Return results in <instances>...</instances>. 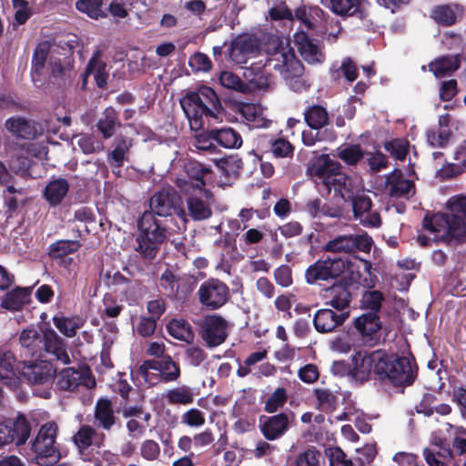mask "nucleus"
I'll use <instances>...</instances> for the list:
<instances>
[{
    "instance_id": "obj_51",
    "label": "nucleus",
    "mask_w": 466,
    "mask_h": 466,
    "mask_svg": "<svg viewBox=\"0 0 466 466\" xmlns=\"http://www.w3.org/2000/svg\"><path fill=\"white\" fill-rule=\"evenodd\" d=\"M314 394L322 411L330 413L336 410L338 399L329 390L316 389Z\"/></svg>"
},
{
    "instance_id": "obj_12",
    "label": "nucleus",
    "mask_w": 466,
    "mask_h": 466,
    "mask_svg": "<svg viewBox=\"0 0 466 466\" xmlns=\"http://www.w3.org/2000/svg\"><path fill=\"white\" fill-rule=\"evenodd\" d=\"M122 417L127 420L126 429L128 436L140 438L143 436L152 420V414L143 402L136 404L125 403L122 408Z\"/></svg>"
},
{
    "instance_id": "obj_8",
    "label": "nucleus",
    "mask_w": 466,
    "mask_h": 466,
    "mask_svg": "<svg viewBox=\"0 0 466 466\" xmlns=\"http://www.w3.org/2000/svg\"><path fill=\"white\" fill-rule=\"evenodd\" d=\"M383 351L384 350H377L370 353L356 351L351 355L352 380L363 383L373 375L374 380H379L381 367L384 365Z\"/></svg>"
},
{
    "instance_id": "obj_56",
    "label": "nucleus",
    "mask_w": 466,
    "mask_h": 466,
    "mask_svg": "<svg viewBox=\"0 0 466 466\" xmlns=\"http://www.w3.org/2000/svg\"><path fill=\"white\" fill-rule=\"evenodd\" d=\"M294 149V146L286 138L270 140V151L276 157H290L293 156Z\"/></svg>"
},
{
    "instance_id": "obj_11",
    "label": "nucleus",
    "mask_w": 466,
    "mask_h": 466,
    "mask_svg": "<svg viewBox=\"0 0 466 466\" xmlns=\"http://www.w3.org/2000/svg\"><path fill=\"white\" fill-rule=\"evenodd\" d=\"M198 301L206 309L215 310L230 299L229 288L218 279L204 281L198 290Z\"/></svg>"
},
{
    "instance_id": "obj_61",
    "label": "nucleus",
    "mask_w": 466,
    "mask_h": 466,
    "mask_svg": "<svg viewBox=\"0 0 466 466\" xmlns=\"http://www.w3.org/2000/svg\"><path fill=\"white\" fill-rule=\"evenodd\" d=\"M341 71L344 77L349 82H353L357 79L359 73L356 66V64L350 58H346L342 61L339 69L332 71V77L336 80L339 76V72Z\"/></svg>"
},
{
    "instance_id": "obj_50",
    "label": "nucleus",
    "mask_w": 466,
    "mask_h": 466,
    "mask_svg": "<svg viewBox=\"0 0 466 466\" xmlns=\"http://www.w3.org/2000/svg\"><path fill=\"white\" fill-rule=\"evenodd\" d=\"M365 155L360 144L348 145L338 152V157L349 166H356Z\"/></svg>"
},
{
    "instance_id": "obj_35",
    "label": "nucleus",
    "mask_w": 466,
    "mask_h": 466,
    "mask_svg": "<svg viewBox=\"0 0 466 466\" xmlns=\"http://www.w3.org/2000/svg\"><path fill=\"white\" fill-rule=\"evenodd\" d=\"M185 172L187 175V177L195 181V187L198 188V190L205 191V195L208 197V195H211L210 190L205 189L206 187V181L204 179V177L208 174H210L212 172L211 168L198 161L196 160H188L185 166Z\"/></svg>"
},
{
    "instance_id": "obj_4",
    "label": "nucleus",
    "mask_w": 466,
    "mask_h": 466,
    "mask_svg": "<svg viewBox=\"0 0 466 466\" xmlns=\"http://www.w3.org/2000/svg\"><path fill=\"white\" fill-rule=\"evenodd\" d=\"M139 233L136 241L140 256L152 261L160 250L161 245L167 239V228L162 220L153 218L150 213H142L137 222Z\"/></svg>"
},
{
    "instance_id": "obj_25",
    "label": "nucleus",
    "mask_w": 466,
    "mask_h": 466,
    "mask_svg": "<svg viewBox=\"0 0 466 466\" xmlns=\"http://www.w3.org/2000/svg\"><path fill=\"white\" fill-rule=\"evenodd\" d=\"M423 456L428 466H449L448 461L452 459V450L446 440L423 450Z\"/></svg>"
},
{
    "instance_id": "obj_39",
    "label": "nucleus",
    "mask_w": 466,
    "mask_h": 466,
    "mask_svg": "<svg viewBox=\"0 0 466 466\" xmlns=\"http://www.w3.org/2000/svg\"><path fill=\"white\" fill-rule=\"evenodd\" d=\"M239 113L254 128H266L271 121L265 118L259 106L252 103H243L239 106Z\"/></svg>"
},
{
    "instance_id": "obj_32",
    "label": "nucleus",
    "mask_w": 466,
    "mask_h": 466,
    "mask_svg": "<svg viewBox=\"0 0 466 466\" xmlns=\"http://www.w3.org/2000/svg\"><path fill=\"white\" fill-rule=\"evenodd\" d=\"M69 191V183L66 178L59 177L51 180L44 189V198L51 207L62 203Z\"/></svg>"
},
{
    "instance_id": "obj_46",
    "label": "nucleus",
    "mask_w": 466,
    "mask_h": 466,
    "mask_svg": "<svg viewBox=\"0 0 466 466\" xmlns=\"http://www.w3.org/2000/svg\"><path fill=\"white\" fill-rule=\"evenodd\" d=\"M180 374L179 365L169 355H166L161 359L159 376L164 382L176 381L180 377Z\"/></svg>"
},
{
    "instance_id": "obj_27",
    "label": "nucleus",
    "mask_w": 466,
    "mask_h": 466,
    "mask_svg": "<svg viewBox=\"0 0 466 466\" xmlns=\"http://www.w3.org/2000/svg\"><path fill=\"white\" fill-rule=\"evenodd\" d=\"M295 42L300 56L306 62L314 64L323 61L324 55L319 51L314 40L310 39L306 33L296 34Z\"/></svg>"
},
{
    "instance_id": "obj_19",
    "label": "nucleus",
    "mask_w": 466,
    "mask_h": 466,
    "mask_svg": "<svg viewBox=\"0 0 466 466\" xmlns=\"http://www.w3.org/2000/svg\"><path fill=\"white\" fill-rule=\"evenodd\" d=\"M258 50L256 40L247 35L236 37L228 49L230 60L238 65L246 64L249 56Z\"/></svg>"
},
{
    "instance_id": "obj_33",
    "label": "nucleus",
    "mask_w": 466,
    "mask_h": 466,
    "mask_svg": "<svg viewBox=\"0 0 466 466\" xmlns=\"http://www.w3.org/2000/svg\"><path fill=\"white\" fill-rule=\"evenodd\" d=\"M187 218L190 217L194 221H202L208 219L212 217L213 211L211 205L208 200H204L197 196H189L186 199Z\"/></svg>"
},
{
    "instance_id": "obj_30",
    "label": "nucleus",
    "mask_w": 466,
    "mask_h": 466,
    "mask_svg": "<svg viewBox=\"0 0 466 466\" xmlns=\"http://www.w3.org/2000/svg\"><path fill=\"white\" fill-rule=\"evenodd\" d=\"M96 126L104 139L111 138L122 127L118 112L113 106L106 107Z\"/></svg>"
},
{
    "instance_id": "obj_3",
    "label": "nucleus",
    "mask_w": 466,
    "mask_h": 466,
    "mask_svg": "<svg viewBox=\"0 0 466 466\" xmlns=\"http://www.w3.org/2000/svg\"><path fill=\"white\" fill-rule=\"evenodd\" d=\"M382 361L384 365L379 377V381L382 383L406 388L411 386L418 378L419 367L412 354L408 357L399 356L384 350Z\"/></svg>"
},
{
    "instance_id": "obj_54",
    "label": "nucleus",
    "mask_w": 466,
    "mask_h": 466,
    "mask_svg": "<svg viewBox=\"0 0 466 466\" xmlns=\"http://www.w3.org/2000/svg\"><path fill=\"white\" fill-rule=\"evenodd\" d=\"M384 296L380 290L365 291L362 296L361 305L365 309H369V312H375L379 314L381 309Z\"/></svg>"
},
{
    "instance_id": "obj_24",
    "label": "nucleus",
    "mask_w": 466,
    "mask_h": 466,
    "mask_svg": "<svg viewBox=\"0 0 466 466\" xmlns=\"http://www.w3.org/2000/svg\"><path fill=\"white\" fill-rule=\"evenodd\" d=\"M325 297L328 299L325 304L339 312H346L352 299L349 286L342 282L335 283L329 288Z\"/></svg>"
},
{
    "instance_id": "obj_53",
    "label": "nucleus",
    "mask_w": 466,
    "mask_h": 466,
    "mask_svg": "<svg viewBox=\"0 0 466 466\" xmlns=\"http://www.w3.org/2000/svg\"><path fill=\"white\" fill-rule=\"evenodd\" d=\"M104 309L100 312L101 319L106 321L107 319L117 318L124 309L122 304H118L111 294H106L103 298Z\"/></svg>"
},
{
    "instance_id": "obj_58",
    "label": "nucleus",
    "mask_w": 466,
    "mask_h": 466,
    "mask_svg": "<svg viewBox=\"0 0 466 466\" xmlns=\"http://www.w3.org/2000/svg\"><path fill=\"white\" fill-rule=\"evenodd\" d=\"M326 269L323 268L321 259H318L311 264L305 271V279L308 284H314L318 281L329 280L326 275Z\"/></svg>"
},
{
    "instance_id": "obj_21",
    "label": "nucleus",
    "mask_w": 466,
    "mask_h": 466,
    "mask_svg": "<svg viewBox=\"0 0 466 466\" xmlns=\"http://www.w3.org/2000/svg\"><path fill=\"white\" fill-rule=\"evenodd\" d=\"M90 370L85 366L83 368H65L57 375L56 383V389L61 391H73L79 385L83 384Z\"/></svg>"
},
{
    "instance_id": "obj_62",
    "label": "nucleus",
    "mask_w": 466,
    "mask_h": 466,
    "mask_svg": "<svg viewBox=\"0 0 466 466\" xmlns=\"http://www.w3.org/2000/svg\"><path fill=\"white\" fill-rule=\"evenodd\" d=\"M283 66L285 67L286 76H296L303 74L304 66L302 63L295 56L293 52L284 53Z\"/></svg>"
},
{
    "instance_id": "obj_45",
    "label": "nucleus",
    "mask_w": 466,
    "mask_h": 466,
    "mask_svg": "<svg viewBox=\"0 0 466 466\" xmlns=\"http://www.w3.org/2000/svg\"><path fill=\"white\" fill-rule=\"evenodd\" d=\"M321 262L327 271L326 275L329 280L339 278L350 265V262L347 259L329 256L321 259Z\"/></svg>"
},
{
    "instance_id": "obj_37",
    "label": "nucleus",
    "mask_w": 466,
    "mask_h": 466,
    "mask_svg": "<svg viewBox=\"0 0 466 466\" xmlns=\"http://www.w3.org/2000/svg\"><path fill=\"white\" fill-rule=\"evenodd\" d=\"M210 136L225 148H239L243 143L240 134L232 127L210 129Z\"/></svg>"
},
{
    "instance_id": "obj_22",
    "label": "nucleus",
    "mask_w": 466,
    "mask_h": 466,
    "mask_svg": "<svg viewBox=\"0 0 466 466\" xmlns=\"http://www.w3.org/2000/svg\"><path fill=\"white\" fill-rule=\"evenodd\" d=\"M33 289L34 286L15 287L4 295L1 300V307L9 311L22 310L25 305L31 303Z\"/></svg>"
},
{
    "instance_id": "obj_18",
    "label": "nucleus",
    "mask_w": 466,
    "mask_h": 466,
    "mask_svg": "<svg viewBox=\"0 0 466 466\" xmlns=\"http://www.w3.org/2000/svg\"><path fill=\"white\" fill-rule=\"evenodd\" d=\"M259 421L260 431L268 441L282 437L289 428V417L285 412L268 417L262 416Z\"/></svg>"
},
{
    "instance_id": "obj_10",
    "label": "nucleus",
    "mask_w": 466,
    "mask_h": 466,
    "mask_svg": "<svg viewBox=\"0 0 466 466\" xmlns=\"http://www.w3.org/2000/svg\"><path fill=\"white\" fill-rule=\"evenodd\" d=\"M373 239L367 233L339 235L329 240L324 246L325 252L331 253H354L361 251L370 253Z\"/></svg>"
},
{
    "instance_id": "obj_2",
    "label": "nucleus",
    "mask_w": 466,
    "mask_h": 466,
    "mask_svg": "<svg viewBox=\"0 0 466 466\" xmlns=\"http://www.w3.org/2000/svg\"><path fill=\"white\" fill-rule=\"evenodd\" d=\"M180 106L194 131L203 128L204 117L218 118V114L223 109L218 96L208 86L187 92L180 99Z\"/></svg>"
},
{
    "instance_id": "obj_38",
    "label": "nucleus",
    "mask_w": 466,
    "mask_h": 466,
    "mask_svg": "<svg viewBox=\"0 0 466 466\" xmlns=\"http://www.w3.org/2000/svg\"><path fill=\"white\" fill-rule=\"evenodd\" d=\"M55 327L67 338H74L76 332L85 325V319L79 316L66 317L55 315L52 319Z\"/></svg>"
},
{
    "instance_id": "obj_44",
    "label": "nucleus",
    "mask_w": 466,
    "mask_h": 466,
    "mask_svg": "<svg viewBox=\"0 0 466 466\" xmlns=\"http://www.w3.org/2000/svg\"><path fill=\"white\" fill-rule=\"evenodd\" d=\"M103 0H77L76 8L88 17L97 20L106 18L107 14L103 10Z\"/></svg>"
},
{
    "instance_id": "obj_13",
    "label": "nucleus",
    "mask_w": 466,
    "mask_h": 466,
    "mask_svg": "<svg viewBox=\"0 0 466 466\" xmlns=\"http://www.w3.org/2000/svg\"><path fill=\"white\" fill-rule=\"evenodd\" d=\"M198 334L209 348H215L228 338V322L218 315H208L197 322Z\"/></svg>"
},
{
    "instance_id": "obj_5",
    "label": "nucleus",
    "mask_w": 466,
    "mask_h": 466,
    "mask_svg": "<svg viewBox=\"0 0 466 466\" xmlns=\"http://www.w3.org/2000/svg\"><path fill=\"white\" fill-rule=\"evenodd\" d=\"M437 213L426 215L422 220L424 229L440 233L444 231L442 239L449 245H459L466 242V217L462 213Z\"/></svg>"
},
{
    "instance_id": "obj_41",
    "label": "nucleus",
    "mask_w": 466,
    "mask_h": 466,
    "mask_svg": "<svg viewBox=\"0 0 466 466\" xmlns=\"http://www.w3.org/2000/svg\"><path fill=\"white\" fill-rule=\"evenodd\" d=\"M167 333L178 340L187 343L193 341L195 334L192 326L183 319H173L167 325Z\"/></svg>"
},
{
    "instance_id": "obj_57",
    "label": "nucleus",
    "mask_w": 466,
    "mask_h": 466,
    "mask_svg": "<svg viewBox=\"0 0 466 466\" xmlns=\"http://www.w3.org/2000/svg\"><path fill=\"white\" fill-rule=\"evenodd\" d=\"M181 423L191 428H199L206 423L205 413L197 408H191L182 413Z\"/></svg>"
},
{
    "instance_id": "obj_47",
    "label": "nucleus",
    "mask_w": 466,
    "mask_h": 466,
    "mask_svg": "<svg viewBox=\"0 0 466 466\" xmlns=\"http://www.w3.org/2000/svg\"><path fill=\"white\" fill-rule=\"evenodd\" d=\"M219 83L228 89L240 93H248L249 87L238 76L229 71H222L219 76Z\"/></svg>"
},
{
    "instance_id": "obj_28",
    "label": "nucleus",
    "mask_w": 466,
    "mask_h": 466,
    "mask_svg": "<svg viewBox=\"0 0 466 466\" xmlns=\"http://www.w3.org/2000/svg\"><path fill=\"white\" fill-rule=\"evenodd\" d=\"M197 395L194 388L182 385L167 390L163 399L170 406H188L194 402Z\"/></svg>"
},
{
    "instance_id": "obj_59",
    "label": "nucleus",
    "mask_w": 466,
    "mask_h": 466,
    "mask_svg": "<svg viewBox=\"0 0 466 466\" xmlns=\"http://www.w3.org/2000/svg\"><path fill=\"white\" fill-rule=\"evenodd\" d=\"M352 200V209L355 218H362L366 213L370 212L372 207V201L366 195H357L350 198Z\"/></svg>"
},
{
    "instance_id": "obj_20",
    "label": "nucleus",
    "mask_w": 466,
    "mask_h": 466,
    "mask_svg": "<svg viewBox=\"0 0 466 466\" xmlns=\"http://www.w3.org/2000/svg\"><path fill=\"white\" fill-rule=\"evenodd\" d=\"M21 360L11 350H0V382L6 386H15L18 381Z\"/></svg>"
},
{
    "instance_id": "obj_63",
    "label": "nucleus",
    "mask_w": 466,
    "mask_h": 466,
    "mask_svg": "<svg viewBox=\"0 0 466 466\" xmlns=\"http://www.w3.org/2000/svg\"><path fill=\"white\" fill-rule=\"evenodd\" d=\"M321 453L314 447L299 453L295 461V466H319Z\"/></svg>"
},
{
    "instance_id": "obj_29",
    "label": "nucleus",
    "mask_w": 466,
    "mask_h": 466,
    "mask_svg": "<svg viewBox=\"0 0 466 466\" xmlns=\"http://www.w3.org/2000/svg\"><path fill=\"white\" fill-rule=\"evenodd\" d=\"M304 122L314 130H320L329 124V116L325 106L318 104H309L305 106Z\"/></svg>"
},
{
    "instance_id": "obj_49",
    "label": "nucleus",
    "mask_w": 466,
    "mask_h": 466,
    "mask_svg": "<svg viewBox=\"0 0 466 466\" xmlns=\"http://www.w3.org/2000/svg\"><path fill=\"white\" fill-rule=\"evenodd\" d=\"M288 400L287 390L283 387L277 388L265 401L264 411L274 413L283 408Z\"/></svg>"
},
{
    "instance_id": "obj_43",
    "label": "nucleus",
    "mask_w": 466,
    "mask_h": 466,
    "mask_svg": "<svg viewBox=\"0 0 466 466\" xmlns=\"http://www.w3.org/2000/svg\"><path fill=\"white\" fill-rule=\"evenodd\" d=\"M81 247L79 240L59 239L49 245L48 255L54 259H58L75 254Z\"/></svg>"
},
{
    "instance_id": "obj_1",
    "label": "nucleus",
    "mask_w": 466,
    "mask_h": 466,
    "mask_svg": "<svg viewBox=\"0 0 466 466\" xmlns=\"http://www.w3.org/2000/svg\"><path fill=\"white\" fill-rule=\"evenodd\" d=\"M19 357L22 360H36L51 356L63 364L70 363L67 343L52 328L39 331L35 328H26L18 335Z\"/></svg>"
},
{
    "instance_id": "obj_40",
    "label": "nucleus",
    "mask_w": 466,
    "mask_h": 466,
    "mask_svg": "<svg viewBox=\"0 0 466 466\" xmlns=\"http://www.w3.org/2000/svg\"><path fill=\"white\" fill-rule=\"evenodd\" d=\"M460 66L461 60L459 56H444L429 65L430 71L437 77H443L452 74L459 69Z\"/></svg>"
},
{
    "instance_id": "obj_55",
    "label": "nucleus",
    "mask_w": 466,
    "mask_h": 466,
    "mask_svg": "<svg viewBox=\"0 0 466 466\" xmlns=\"http://www.w3.org/2000/svg\"><path fill=\"white\" fill-rule=\"evenodd\" d=\"M161 454L160 445L154 440L147 439L140 443L139 455L145 461H157Z\"/></svg>"
},
{
    "instance_id": "obj_64",
    "label": "nucleus",
    "mask_w": 466,
    "mask_h": 466,
    "mask_svg": "<svg viewBox=\"0 0 466 466\" xmlns=\"http://www.w3.org/2000/svg\"><path fill=\"white\" fill-rule=\"evenodd\" d=\"M194 282L188 278L182 276L174 289V292L169 297L177 300H185L192 293Z\"/></svg>"
},
{
    "instance_id": "obj_42",
    "label": "nucleus",
    "mask_w": 466,
    "mask_h": 466,
    "mask_svg": "<svg viewBox=\"0 0 466 466\" xmlns=\"http://www.w3.org/2000/svg\"><path fill=\"white\" fill-rule=\"evenodd\" d=\"M5 127L15 136L25 139L34 138L36 134V129L30 121L22 117L8 118L5 122Z\"/></svg>"
},
{
    "instance_id": "obj_6",
    "label": "nucleus",
    "mask_w": 466,
    "mask_h": 466,
    "mask_svg": "<svg viewBox=\"0 0 466 466\" xmlns=\"http://www.w3.org/2000/svg\"><path fill=\"white\" fill-rule=\"evenodd\" d=\"M58 425L50 420L44 423L35 439L31 442V451L35 455V461L40 466H52L60 459V452L56 446L58 434Z\"/></svg>"
},
{
    "instance_id": "obj_36",
    "label": "nucleus",
    "mask_w": 466,
    "mask_h": 466,
    "mask_svg": "<svg viewBox=\"0 0 466 466\" xmlns=\"http://www.w3.org/2000/svg\"><path fill=\"white\" fill-rule=\"evenodd\" d=\"M100 56L101 53L99 50L94 53L86 65L85 75H93L96 86L99 88H105L107 85L108 74L106 70V64L100 59Z\"/></svg>"
},
{
    "instance_id": "obj_9",
    "label": "nucleus",
    "mask_w": 466,
    "mask_h": 466,
    "mask_svg": "<svg viewBox=\"0 0 466 466\" xmlns=\"http://www.w3.org/2000/svg\"><path fill=\"white\" fill-rule=\"evenodd\" d=\"M18 380H23L30 385H50L56 373L53 364L46 360H21Z\"/></svg>"
},
{
    "instance_id": "obj_34",
    "label": "nucleus",
    "mask_w": 466,
    "mask_h": 466,
    "mask_svg": "<svg viewBox=\"0 0 466 466\" xmlns=\"http://www.w3.org/2000/svg\"><path fill=\"white\" fill-rule=\"evenodd\" d=\"M114 149L107 155L108 163L116 167H122L127 156L133 146V140L123 135L117 136L114 140Z\"/></svg>"
},
{
    "instance_id": "obj_7",
    "label": "nucleus",
    "mask_w": 466,
    "mask_h": 466,
    "mask_svg": "<svg viewBox=\"0 0 466 466\" xmlns=\"http://www.w3.org/2000/svg\"><path fill=\"white\" fill-rule=\"evenodd\" d=\"M143 213H150L153 218H168L176 216L179 222L175 231H185L188 223L187 213L180 198L175 193L160 190L154 193L149 198V209Z\"/></svg>"
},
{
    "instance_id": "obj_23",
    "label": "nucleus",
    "mask_w": 466,
    "mask_h": 466,
    "mask_svg": "<svg viewBox=\"0 0 466 466\" xmlns=\"http://www.w3.org/2000/svg\"><path fill=\"white\" fill-rule=\"evenodd\" d=\"M105 433L99 432L93 425H81L72 436V441L80 452L87 450L93 444L100 447L105 441Z\"/></svg>"
},
{
    "instance_id": "obj_48",
    "label": "nucleus",
    "mask_w": 466,
    "mask_h": 466,
    "mask_svg": "<svg viewBox=\"0 0 466 466\" xmlns=\"http://www.w3.org/2000/svg\"><path fill=\"white\" fill-rule=\"evenodd\" d=\"M431 17L439 25L451 26L457 21L453 9L448 5L435 6L431 11Z\"/></svg>"
},
{
    "instance_id": "obj_60",
    "label": "nucleus",
    "mask_w": 466,
    "mask_h": 466,
    "mask_svg": "<svg viewBox=\"0 0 466 466\" xmlns=\"http://www.w3.org/2000/svg\"><path fill=\"white\" fill-rule=\"evenodd\" d=\"M157 320L149 316H140L136 325L137 334L143 338H149L154 335Z\"/></svg>"
},
{
    "instance_id": "obj_31",
    "label": "nucleus",
    "mask_w": 466,
    "mask_h": 466,
    "mask_svg": "<svg viewBox=\"0 0 466 466\" xmlns=\"http://www.w3.org/2000/svg\"><path fill=\"white\" fill-rule=\"evenodd\" d=\"M331 189H334L335 193L345 201L350 199L353 194L351 177L343 173L341 169H338L323 191H326V194L329 195Z\"/></svg>"
},
{
    "instance_id": "obj_14",
    "label": "nucleus",
    "mask_w": 466,
    "mask_h": 466,
    "mask_svg": "<svg viewBox=\"0 0 466 466\" xmlns=\"http://www.w3.org/2000/svg\"><path fill=\"white\" fill-rule=\"evenodd\" d=\"M338 169H341L340 163L330 158L328 154H322L309 162L307 174L319 191H323Z\"/></svg>"
},
{
    "instance_id": "obj_17",
    "label": "nucleus",
    "mask_w": 466,
    "mask_h": 466,
    "mask_svg": "<svg viewBox=\"0 0 466 466\" xmlns=\"http://www.w3.org/2000/svg\"><path fill=\"white\" fill-rule=\"evenodd\" d=\"M349 317V310L337 313L331 309H321L315 313L313 325L319 333H329L342 326Z\"/></svg>"
},
{
    "instance_id": "obj_52",
    "label": "nucleus",
    "mask_w": 466,
    "mask_h": 466,
    "mask_svg": "<svg viewBox=\"0 0 466 466\" xmlns=\"http://www.w3.org/2000/svg\"><path fill=\"white\" fill-rule=\"evenodd\" d=\"M409 142L405 139L393 138L386 141L383 145L384 149L396 159L402 161L409 153Z\"/></svg>"
},
{
    "instance_id": "obj_26",
    "label": "nucleus",
    "mask_w": 466,
    "mask_h": 466,
    "mask_svg": "<svg viewBox=\"0 0 466 466\" xmlns=\"http://www.w3.org/2000/svg\"><path fill=\"white\" fill-rule=\"evenodd\" d=\"M10 426L12 437L15 440L16 446L24 445L29 439L32 431L31 420L22 412H18L15 417L6 419Z\"/></svg>"
},
{
    "instance_id": "obj_15",
    "label": "nucleus",
    "mask_w": 466,
    "mask_h": 466,
    "mask_svg": "<svg viewBox=\"0 0 466 466\" xmlns=\"http://www.w3.org/2000/svg\"><path fill=\"white\" fill-rule=\"evenodd\" d=\"M101 432H112L120 426L113 401L107 397L99 398L94 406L93 424Z\"/></svg>"
},
{
    "instance_id": "obj_16",
    "label": "nucleus",
    "mask_w": 466,
    "mask_h": 466,
    "mask_svg": "<svg viewBox=\"0 0 466 466\" xmlns=\"http://www.w3.org/2000/svg\"><path fill=\"white\" fill-rule=\"evenodd\" d=\"M353 328L365 345L374 346L380 340L382 323L379 314L366 312L354 319Z\"/></svg>"
}]
</instances>
